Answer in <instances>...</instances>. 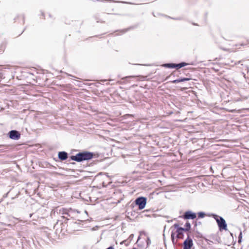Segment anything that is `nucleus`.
<instances>
[{
	"mask_svg": "<svg viewBox=\"0 0 249 249\" xmlns=\"http://www.w3.org/2000/svg\"><path fill=\"white\" fill-rule=\"evenodd\" d=\"M188 139H189L188 144L190 147L192 146V149H194V150L199 149L204 143L203 139L193 138L192 134L191 133L188 134Z\"/></svg>",
	"mask_w": 249,
	"mask_h": 249,
	"instance_id": "nucleus-1",
	"label": "nucleus"
},
{
	"mask_svg": "<svg viewBox=\"0 0 249 249\" xmlns=\"http://www.w3.org/2000/svg\"><path fill=\"white\" fill-rule=\"evenodd\" d=\"M93 157V153L89 152H83L77 154L75 156H71L72 160L80 162L83 160H89Z\"/></svg>",
	"mask_w": 249,
	"mask_h": 249,
	"instance_id": "nucleus-2",
	"label": "nucleus"
},
{
	"mask_svg": "<svg viewBox=\"0 0 249 249\" xmlns=\"http://www.w3.org/2000/svg\"><path fill=\"white\" fill-rule=\"evenodd\" d=\"M212 216L216 220L220 231L227 230V223L225 219L222 217L215 214H212Z\"/></svg>",
	"mask_w": 249,
	"mask_h": 249,
	"instance_id": "nucleus-3",
	"label": "nucleus"
},
{
	"mask_svg": "<svg viewBox=\"0 0 249 249\" xmlns=\"http://www.w3.org/2000/svg\"><path fill=\"white\" fill-rule=\"evenodd\" d=\"M174 227L176 229L177 237L178 239H182L184 236V233L187 232V228L179 227L178 224H175Z\"/></svg>",
	"mask_w": 249,
	"mask_h": 249,
	"instance_id": "nucleus-4",
	"label": "nucleus"
},
{
	"mask_svg": "<svg viewBox=\"0 0 249 249\" xmlns=\"http://www.w3.org/2000/svg\"><path fill=\"white\" fill-rule=\"evenodd\" d=\"M146 198L144 197H138L135 200V202L136 205L138 206L139 210H142L144 209L146 204Z\"/></svg>",
	"mask_w": 249,
	"mask_h": 249,
	"instance_id": "nucleus-5",
	"label": "nucleus"
},
{
	"mask_svg": "<svg viewBox=\"0 0 249 249\" xmlns=\"http://www.w3.org/2000/svg\"><path fill=\"white\" fill-rule=\"evenodd\" d=\"M187 65V63L185 62H182L179 64H174V63H166L162 65L164 67L168 68H176L177 69H180L183 67Z\"/></svg>",
	"mask_w": 249,
	"mask_h": 249,
	"instance_id": "nucleus-6",
	"label": "nucleus"
},
{
	"mask_svg": "<svg viewBox=\"0 0 249 249\" xmlns=\"http://www.w3.org/2000/svg\"><path fill=\"white\" fill-rule=\"evenodd\" d=\"M10 138L13 140H18L20 138V135L16 130H11L9 132Z\"/></svg>",
	"mask_w": 249,
	"mask_h": 249,
	"instance_id": "nucleus-7",
	"label": "nucleus"
},
{
	"mask_svg": "<svg viewBox=\"0 0 249 249\" xmlns=\"http://www.w3.org/2000/svg\"><path fill=\"white\" fill-rule=\"evenodd\" d=\"M58 156L59 159L64 160L68 158V154L65 151L59 152Z\"/></svg>",
	"mask_w": 249,
	"mask_h": 249,
	"instance_id": "nucleus-8",
	"label": "nucleus"
},
{
	"mask_svg": "<svg viewBox=\"0 0 249 249\" xmlns=\"http://www.w3.org/2000/svg\"><path fill=\"white\" fill-rule=\"evenodd\" d=\"M196 215L195 213H193L191 211H188V219H194L196 218Z\"/></svg>",
	"mask_w": 249,
	"mask_h": 249,
	"instance_id": "nucleus-9",
	"label": "nucleus"
},
{
	"mask_svg": "<svg viewBox=\"0 0 249 249\" xmlns=\"http://www.w3.org/2000/svg\"><path fill=\"white\" fill-rule=\"evenodd\" d=\"M193 241L188 236V249H191L193 246Z\"/></svg>",
	"mask_w": 249,
	"mask_h": 249,
	"instance_id": "nucleus-10",
	"label": "nucleus"
},
{
	"mask_svg": "<svg viewBox=\"0 0 249 249\" xmlns=\"http://www.w3.org/2000/svg\"><path fill=\"white\" fill-rule=\"evenodd\" d=\"M196 186H193L190 187V190H188L189 193H193L196 191Z\"/></svg>",
	"mask_w": 249,
	"mask_h": 249,
	"instance_id": "nucleus-11",
	"label": "nucleus"
},
{
	"mask_svg": "<svg viewBox=\"0 0 249 249\" xmlns=\"http://www.w3.org/2000/svg\"><path fill=\"white\" fill-rule=\"evenodd\" d=\"M186 80H187V78H184L183 79L175 80L173 81V82L174 83H177L183 81H186Z\"/></svg>",
	"mask_w": 249,
	"mask_h": 249,
	"instance_id": "nucleus-12",
	"label": "nucleus"
},
{
	"mask_svg": "<svg viewBox=\"0 0 249 249\" xmlns=\"http://www.w3.org/2000/svg\"><path fill=\"white\" fill-rule=\"evenodd\" d=\"M205 215V213L203 212H199L198 213V216L199 218H203Z\"/></svg>",
	"mask_w": 249,
	"mask_h": 249,
	"instance_id": "nucleus-13",
	"label": "nucleus"
},
{
	"mask_svg": "<svg viewBox=\"0 0 249 249\" xmlns=\"http://www.w3.org/2000/svg\"><path fill=\"white\" fill-rule=\"evenodd\" d=\"M242 231H241L240 232V234L239 235V236H238V242L239 243H240L242 241Z\"/></svg>",
	"mask_w": 249,
	"mask_h": 249,
	"instance_id": "nucleus-14",
	"label": "nucleus"
},
{
	"mask_svg": "<svg viewBox=\"0 0 249 249\" xmlns=\"http://www.w3.org/2000/svg\"><path fill=\"white\" fill-rule=\"evenodd\" d=\"M183 246H184L183 249H187V238L184 241Z\"/></svg>",
	"mask_w": 249,
	"mask_h": 249,
	"instance_id": "nucleus-15",
	"label": "nucleus"
},
{
	"mask_svg": "<svg viewBox=\"0 0 249 249\" xmlns=\"http://www.w3.org/2000/svg\"><path fill=\"white\" fill-rule=\"evenodd\" d=\"M174 238H175V233L172 232L171 234V238L173 242H174Z\"/></svg>",
	"mask_w": 249,
	"mask_h": 249,
	"instance_id": "nucleus-16",
	"label": "nucleus"
},
{
	"mask_svg": "<svg viewBox=\"0 0 249 249\" xmlns=\"http://www.w3.org/2000/svg\"><path fill=\"white\" fill-rule=\"evenodd\" d=\"M147 245V246H149L151 244V241L149 238H147L146 240Z\"/></svg>",
	"mask_w": 249,
	"mask_h": 249,
	"instance_id": "nucleus-17",
	"label": "nucleus"
},
{
	"mask_svg": "<svg viewBox=\"0 0 249 249\" xmlns=\"http://www.w3.org/2000/svg\"><path fill=\"white\" fill-rule=\"evenodd\" d=\"M183 216L184 219H187V212H185L184 213V214H183Z\"/></svg>",
	"mask_w": 249,
	"mask_h": 249,
	"instance_id": "nucleus-18",
	"label": "nucleus"
},
{
	"mask_svg": "<svg viewBox=\"0 0 249 249\" xmlns=\"http://www.w3.org/2000/svg\"><path fill=\"white\" fill-rule=\"evenodd\" d=\"M190 228H191V225L188 222V231L189 230Z\"/></svg>",
	"mask_w": 249,
	"mask_h": 249,
	"instance_id": "nucleus-19",
	"label": "nucleus"
},
{
	"mask_svg": "<svg viewBox=\"0 0 249 249\" xmlns=\"http://www.w3.org/2000/svg\"><path fill=\"white\" fill-rule=\"evenodd\" d=\"M192 92H193V91L192 90H188L187 93L189 94V95L190 96V93Z\"/></svg>",
	"mask_w": 249,
	"mask_h": 249,
	"instance_id": "nucleus-20",
	"label": "nucleus"
},
{
	"mask_svg": "<svg viewBox=\"0 0 249 249\" xmlns=\"http://www.w3.org/2000/svg\"><path fill=\"white\" fill-rule=\"evenodd\" d=\"M192 113V112H188V118L189 117V114Z\"/></svg>",
	"mask_w": 249,
	"mask_h": 249,
	"instance_id": "nucleus-21",
	"label": "nucleus"
},
{
	"mask_svg": "<svg viewBox=\"0 0 249 249\" xmlns=\"http://www.w3.org/2000/svg\"><path fill=\"white\" fill-rule=\"evenodd\" d=\"M133 236H134V235H133V234H131V235H130V237H130V238L133 237Z\"/></svg>",
	"mask_w": 249,
	"mask_h": 249,
	"instance_id": "nucleus-22",
	"label": "nucleus"
},
{
	"mask_svg": "<svg viewBox=\"0 0 249 249\" xmlns=\"http://www.w3.org/2000/svg\"><path fill=\"white\" fill-rule=\"evenodd\" d=\"M134 76H128V77H126V78H127V77H134Z\"/></svg>",
	"mask_w": 249,
	"mask_h": 249,
	"instance_id": "nucleus-23",
	"label": "nucleus"
},
{
	"mask_svg": "<svg viewBox=\"0 0 249 249\" xmlns=\"http://www.w3.org/2000/svg\"><path fill=\"white\" fill-rule=\"evenodd\" d=\"M140 239V237L139 236V237H138V240H137V242H138V241H139V240Z\"/></svg>",
	"mask_w": 249,
	"mask_h": 249,
	"instance_id": "nucleus-24",
	"label": "nucleus"
},
{
	"mask_svg": "<svg viewBox=\"0 0 249 249\" xmlns=\"http://www.w3.org/2000/svg\"><path fill=\"white\" fill-rule=\"evenodd\" d=\"M189 119H194V117H189Z\"/></svg>",
	"mask_w": 249,
	"mask_h": 249,
	"instance_id": "nucleus-25",
	"label": "nucleus"
},
{
	"mask_svg": "<svg viewBox=\"0 0 249 249\" xmlns=\"http://www.w3.org/2000/svg\"><path fill=\"white\" fill-rule=\"evenodd\" d=\"M184 226H185V227H187V223H186L185 224Z\"/></svg>",
	"mask_w": 249,
	"mask_h": 249,
	"instance_id": "nucleus-26",
	"label": "nucleus"
},
{
	"mask_svg": "<svg viewBox=\"0 0 249 249\" xmlns=\"http://www.w3.org/2000/svg\"><path fill=\"white\" fill-rule=\"evenodd\" d=\"M125 241H124L121 243V244H122Z\"/></svg>",
	"mask_w": 249,
	"mask_h": 249,
	"instance_id": "nucleus-27",
	"label": "nucleus"
},
{
	"mask_svg": "<svg viewBox=\"0 0 249 249\" xmlns=\"http://www.w3.org/2000/svg\"><path fill=\"white\" fill-rule=\"evenodd\" d=\"M187 80H188V81H189L190 79L189 78H188Z\"/></svg>",
	"mask_w": 249,
	"mask_h": 249,
	"instance_id": "nucleus-28",
	"label": "nucleus"
},
{
	"mask_svg": "<svg viewBox=\"0 0 249 249\" xmlns=\"http://www.w3.org/2000/svg\"><path fill=\"white\" fill-rule=\"evenodd\" d=\"M195 225H196V222H195Z\"/></svg>",
	"mask_w": 249,
	"mask_h": 249,
	"instance_id": "nucleus-29",
	"label": "nucleus"
},
{
	"mask_svg": "<svg viewBox=\"0 0 249 249\" xmlns=\"http://www.w3.org/2000/svg\"><path fill=\"white\" fill-rule=\"evenodd\" d=\"M133 249H136V248H133Z\"/></svg>",
	"mask_w": 249,
	"mask_h": 249,
	"instance_id": "nucleus-30",
	"label": "nucleus"
}]
</instances>
